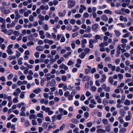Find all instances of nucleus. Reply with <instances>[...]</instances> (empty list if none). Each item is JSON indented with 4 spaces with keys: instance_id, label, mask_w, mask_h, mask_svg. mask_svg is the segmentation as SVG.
I'll return each instance as SVG.
<instances>
[{
    "instance_id": "f03ea898",
    "label": "nucleus",
    "mask_w": 133,
    "mask_h": 133,
    "mask_svg": "<svg viewBox=\"0 0 133 133\" xmlns=\"http://www.w3.org/2000/svg\"><path fill=\"white\" fill-rule=\"evenodd\" d=\"M121 116L119 117L118 119L122 118L125 116V112L123 109H120L119 112Z\"/></svg>"
},
{
    "instance_id": "72a5a7b5",
    "label": "nucleus",
    "mask_w": 133,
    "mask_h": 133,
    "mask_svg": "<svg viewBox=\"0 0 133 133\" xmlns=\"http://www.w3.org/2000/svg\"><path fill=\"white\" fill-rule=\"evenodd\" d=\"M91 28L90 26H88L87 28L85 31L87 32H90L91 31Z\"/></svg>"
},
{
    "instance_id": "c03bdc74",
    "label": "nucleus",
    "mask_w": 133,
    "mask_h": 133,
    "mask_svg": "<svg viewBox=\"0 0 133 133\" xmlns=\"http://www.w3.org/2000/svg\"><path fill=\"white\" fill-rule=\"evenodd\" d=\"M57 118L59 120H60L62 118L61 114H59V115H58L57 116Z\"/></svg>"
},
{
    "instance_id": "680f3d73",
    "label": "nucleus",
    "mask_w": 133,
    "mask_h": 133,
    "mask_svg": "<svg viewBox=\"0 0 133 133\" xmlns=\"http://www.w3.org/2000/svg\"><path fill=\"white\" fill-rule=\"evenodd\" d=\"M69 92V91H67L64 94V96L65 97H67L70 95Z\"/></svg>"
},
{
    "instance_id": "7c9ffc66",
    "label": "nucleus",
    "mask_w": 133,
    "mask_h": 133,
    "mask_svg": "<svg viewBox=\"0 0 133 133\" xmlns=\"http://www.w3.org/2000/svg\"><path fill=\"white\" fill-rule=\"evenodd\" d=\"M66 29L70 31L71 30L72 28L71 25L70 24L67 25L66 27Z\"/></svg>"
},
{
    "instance_id": "603ef678",
    "label": "nucleus",
    "mask_w": 133,
    "mask_h": 133,
    "mask_svg": "<svg viewBox=\"0 0 133 133\" xmlns=\"http://www.w3.org/2000/svg\"><path fill=\"white\" fill-rule=\"evenodd\" d=\"M89 113L88 112H86L84 113V116L86 117V118L89 117Z\"/></svg>"
},
{
    "instance_id": "c9c22d12",
    "label": "nucleus",
    "mask_w": 133,
    "mask_h": 133,
    "mask_svg": "<svg viewBox=\"0 0 133 133\" xmlns=\"http://www.w3.org/2000/svg\"><path fill=\"white\" fill-rule=\"evenodd\" d=\"M24 102H22L21 103H19L17 105V107H18L19 108H20L22 106H23L24 105Z\"/></svg>"
},
{
    "instance_id": "f3484780",
    "label": "nucleus",
    "mask_w": 133,
    "mask_h": 133,
    "mask_svg": "<svg viewBox=\"0 0 133 133\" xmlns=\"http://www.w3.org/2000/svg\"><path fill=\"white\" fill-rule=\"evenodd\" d=\"M25 92L24 91H22L20 95V98L22 99H24L25 98Z\"/></svg>"
},
{
    "instance_id": "a211bd4d",
    "label": "nucleus",
    "mask_w": 133,
    "mask_h": 133,
    "mask_svg": "<svg viewBox=\"0 0 133 133\" xmlns=\"http://www.w3.org/2000/svg\"><path fill=\"white\" fill-rule=\"evenodd\" d=\"M126 129L124 128H121L119 130L120 133H124L126 131Z\"/></svg>"
},
{
    "instance_id": "6ab92c4d",
    "label": "nucleus",
    "mask_w": 133,
    "mask_h": 133,
    "mask_svg": "<svg viewBox=\"0 0 133 133\" xmlns=\"http://www.w3.org/2000/svg\"><path fill=\"white\" fill-rule=\"evenodd\" d=\"M6 52L9 55H11L13 53V52H12L11 49H7L6 50Z\"/></svg>"
},
{
    "instance_id": "aec40b11",
    "label": "nucleus",
    "mask_w": 133,
    "mask_h": 133,
    "mask_svg": "<svg viewBox=\"0 0 133 133\" xmlns=\"http://www.w3.org/2000/svg\"><path fill=\"white\" fill-rule=\"evenodd\" d=\"M0 23H2L4 24H5V19L3 18L2 17H0Z\"/></svg>"
},
{
    "instance_id": "864d4df0",
    "label": "nucleus",
    "mask_w": 133,
    "mask_h": 133,
    "mask_svg": "<svg viewBox=\"0 0 133 133\" xmlns=\"http://www.w3.org/2000/svg\"><path fill=\"white\" fill-rule=\"evenodd\" d=\"M91 95V93L88 91H86L85 95L87 97H89Z\"/></svg>"
},
{
    "instance_id": "de8ad7c7",
    "label": "nucleus",
    "mask_w": 133,
    "mask_h": 133,
    "mask_svg": "<svg viewBox=\"0 0 133 133\" xmlns=\"http://www.w3.org/2000/svg\"><path fill=\"white\" fill-rule=\"evenodd\" d=\"M66 76L65 75H63L62 77V80L64 81L65 82L66 80Z\"/></svg>"
},
{
    "instance_id": "0e129e2a",
    "label": "nucleus",
    "mask_w": 133,
    "mask_h": 133,
    "mask_svg": "<svg viewBox=\"0 0 133 133\" xmlns=\"http://www.w3.org/2000/svg\"><path fill=\"white\" fill-rule=\"evenodd\" d=\"M113 81V78L110 77L109 78V82L110 83H112Z\"/></svg>"
},
{
    "instance_id": "bb28decb",
    "label": "nucleus",
    "mask_w": 133,
    "mask_h": 133,
    "mask_svg": "<svg viewBox=\"0 0 133 133\" xmlns=\"http://www.w3.org/2000/svg\"><path fill=\"white\" fill-rule=\"evenodd\" d=\"M30 124L28 120H27L26 122L24 123V125L26 127H28L30 125Z\"/></svg>"
},
{
    "instance_id": "5fc2aeb1",
    "label": "nucleus",
    "mask_w": 133,
    "mask_h": 133,
    "mask_svg": "<svg viewBox=\"0 0 133 133\" xmlns=\"http://www.w3.org/2000/svg\"><path fill=\"white\" fill-rule=\"evenodd\" d=\"M75 20L73 19H71L70 21V23L72 24H74L75 23Z\"/></svg>"
},
{
    "instance_id": "f704fd0d",
    "label": "nucleus",
    "mask_w": 133,
    "mask_h": 133,
    "mask_svg": "<svg viewBox=\"0 0 133 133\" xmlns=\"http://www.w3.org/2000/svg\"><path fill=\"white\" fill-rule=\"evenodd\" d=\"M34 44V43L32 41H30L29 42H28L27 43V45L29 46V45H33Z\"/></svg>"
},
{
    "instance_id": "e433bc0d",
    "label": "nucleus",
    "mask_w": 133,
    "mask_h": 133,
    "mask_svg": "<svg viewBox=\"0 0 133 133\" xmlns=\"http://www.w3.org/2000/svg\"><path fill=\"white\" fill-rule=\"evenodd\" d=\"M39 52H37L35 54L34 56L36 58H38L39 57Z\"/></svg>"
},
{
    "instance_id": "052dcab7",
    "label": "nucleus",
    "mask_w": 133,
    "mask_h": 133,
    "mask_svg": "<svg viewBox=\"0 0 133 133\" xmlns=\"http://www.w3.org/2000/svg\"><path fill=\"white\" fill-rule=\"evenodd\" d=\"M34 18V17L32 15H30L29 17V21L31 22H32L33 20V18Z\"/></svg>"
},
{
    "instance_id": "49530a36",
    "label": "nucleus",
    "mask_w": 133,
    "mask_h": 133,
    "mask_svg": "<svg viewBox=\"0 0 133 133\" xmlns=\"http://www.w3.org/2000/svg\"><path fill=\"white\" fill-rule=\"evenodd\" d=\"M92 123L90 122L89 123H87V125L88 127L89 128L92 125Z\"/></svg>"
},
{
    "instance_id": "473e14b6",
    "label": "nucleus",
    "mask_w": 133,
    "mask_h": 133,
    "mask_svg": "<svg viewBox=\"0 0 133 133\" xmlns=\"http://www.w3.org/2000/svg\"><path fill=\"white\" fill-rule=\"evenodd\" d=\"M85 98V97L84 94L82 95L80 99L81 101H83Z\"/></svg>"
},
{
    "instance_id": "37998d69",
    "label": "nucleus",
    "mask_w": 133,
    "mask_h": 133,
    "mask_svg": "<svg viewBox=\"0 0 133 133\" xmlns=\"http://www.w3.org/2000/svg\"><path fill=\"white\" fill-rule=\"evenodd\" d=\"M65 124H63L59 128V130L60 131L62 130L65 127Z\"/></svg>"
},
{
    "instance_id": "2eb2a0df",
    "label": "nucleus",
    "mask_w": 133,
    "mask_h": 133,
    "mask_svg": "<svg viewBox=\"0 0 133 133\" xmlns=\"http://www.w3.org/2000/svg\"><path fill=\"white\" fill-rule=\"evenodd\" d=\"M114 32L116 36L117 37H119L121 34L120 32L117 30H115L114 31Z\"/></svg>"
},
{
    "instance_id": "3c124183",
    "label": "nucleus",
    "mask_w": 133,
    "mask_h": 133,
    "mask_svg": "<svg viewBox=\"0 0 133 133\" xmlns=\"http://www.w3.org/2000/svg\"><path fill=\"white\" fill-rule=\"evenodd\" d=\"M73 63H74L72 61L70 60L67 63V65L68 66H70L72 65L73 64Z\"/></svg>"
},
{
    "instance_id": "ddd939ff",
    "label": "nucleus",
    "mask_w": 133,
    "mask_h": 133,
    "mask_svg": "<svg viewBox=\"0 0 133 133\" xmlns=\"http://www.w3.org/2000/svg\"><path fill=\"white\" fill-rule=\"evenodd\" d=\"M41 91L40 89L39 88H38L37 89H35L33 90V92L36 94H37L41 92Z\"/></svg>"
},
{
    "instance_id": "cd10ccee",
    "label": "nucleus",
    "mask_w": 133,
    "mask_h": 133,
    "mask_svg": "<svg viewBox=\"0 0 133 133\" xmlns=\"http://www.w3.org/2000/svg\"><path fill=\"white\" fill-rule=\"evenodd\" d=\"M14 76L13 75L11 74H10L7 77L8 78V80H11Z\"/></svg>"
},
{
    "instance_id": "4468645a",
    "label": "nucleus",
    "mask_w": 133,
    "mask_h": 133,
    "mask_svg": "<svg viewBox=\"0 0 133 133\" xmlns=\"http://www.w3.org/2000/svg\"><path fill=\"white\" fill-rule=\"evenodd\" d=\"M72 122L74 124H77L79 122V121L75 118H73L71 120Z\"/></svg>"
},
{
    "instance_id": "a18cd8bd",
    "label": "nucleus",
    "mask_w": 133,
    "mask_h": 133,
    "mask_svg": "<svg viewBox=\"0 0 133 133\" xmlns=\"http://www.w3.org/2000/svg\"><path fill=\"white\" fill-rule=\"evenodd\" d=\"M32 124L34 125H37V123L36 120L33 119L32 120Z\"/></svg>"
},
{
    "instance_id": "338daca9",
    "label": "nucleus",
    "mask_w": 133,
    "mask_h": 133,
    "mask_svg": "<svg viewBox=\"0 0 133 133\" xmlns=\"http://www.w3.org/2000/svg\"><path fill=\"white\" fill-rule=\"evenodd\" d=\"M102 129H99L97 130V133H102Z\"/></svg>"
},
{
    "instance_id": "b1692460",
    "label": "nucleus",
    "mask_w": 133,
    "mask_h": 133,
    "mask_svg": "<svg viewBox=\"0 0 133 133\" xmlns=\"http://www.w3.org/2000/svg\"><path fill=\"white\" fill-rule=\"evenodd\" d=\"M102 77L101 78V80L102 82H104L105 81L106 77L105 74L102 75Z\"/></svg>"
},
{
    "instance_id": "69168bd1",
    "label": "nucleus",
    "mask_w": 133,
    "mask_h": 133,
    "mask_svg": "<svg viewBox=\"0 0 133 133\" xmlns=\"http://www.w3.org/2000/svg\"><path fill=\"white\" fill-rule=\"evenodd\" d=\"M62 90L61 89H59V94L60 96H62L63 95Z\"/></svg>"
},
{
    "instance_id": "bf43d9fd",
    "label": "nucleus",
    "mask_w": 133,
    "mask_h": 133,
    "mask_svg": "<svg viewBox=\"0 0 133 133\" xmlns=\"http://www.w3.org/2000/svg\"><path fill=\"white\" fill-rule=\"evenodd\" d=\"M127 97L129 99H131L133 97V95L131 94H130L127 96Z\"/></svg>"
},
{
    "instance_id": "774afa93",
    "label": "nucleus",
    "mask_w": 133,
    "mask_h": 133,
    "mask_svg": "<svg viewBox=\"0 0 133 133\" xmlns=\"http://www.w3.org/2000/svg\"><path fill=\"white\" fill-rule=\"evenodd\" d=\"M68 99L70 101L73 99L72 97H73V96L71 95H70L68 96Z\"/></svg>"
},
{
    "instance_id": "09e8293b",
    "label": "nucleus",
    "mask_w": 133,
    "mask_h": 133,
    "mask_svg": "<svg viewBox=\"0 0 133 133\" xmlns=\"http://www.w3.org/2000/svg\"><path fill=\"white\" fill-rule=\"evenodd\" d=\"M89 16V15L88 13L86 12L84 13L83 14V17L84 18H88Z\"/></svg>"
},
{
    "instance_id": "2f4dec72",
    "label": "nucleus",
    "mask_w": 133,
    "mask_h": 133,
    "mask_svg": "<svg viewBox=\"0 0 133 133\" xmlns=\"http://www.w3.org/2000/svg\"><path fill=\"white\" fill-rule=\"evenodd\" d=\"M124 104L126 105H129L130 104V102L129 100L126 99L124 102Z\"/></svg>"
},
{
    "instance_id": "c756f323",
    "label": "nucleus",
    "mask_w": 133,
    "mask_h": 133,
    "mask_svg": "<svg viewBox=\"0 0 133 133\" xmlns=\"http://www.w3.org/2000/svg\"><path fill=\"white\" fill-rule=\"evenodd\" d=\"M117 25H121L122 28H125L126 26V24L125 23H120L117 24Z\"/></svg>"
},
{
    "instance_id": "5701e85b",
    "label": "nucleus",
    "mask_w": 133,
    "mask_h": 133,
    "mask_svg": "<svg viewBox=\"0 0 133 133\" xmlns=\"http://www.w3.org/2000/svg\"><path fill=\"white\" fill-rule=\"evenodd\" d=\"M46 80L45 79V78H43L41 80L40 83L41 85L42 86H43L44 85V82Z\"/></svg>"
},
{
    "instance_id": "9d476101",
    "label": "nucleus",
    "mask_w": 133,
    "mask_h": 133,
    "mask_svg": "<svg viewBox=\"0 0 133 133\" xmlns=\"http://www.w3.org/2000/svg\"><path fill=\"white\" fill-rule=\"evenodd\" d=\"M87 67L88 69L87 68H86L85 70V72L86 74H88L89 73V71L91 70V68L90 66L88 65Z\"/></svg>"
},
{
    "instance_id": "7ed1b4c3",
    "label": "nucleus",
    "mask_w": 133,
    "mask_h": 133,
    "mask_svg": "<svg viewBox=\"0 0 133 133\" xmlns=\"http://www.w3.org/2000/svg\"><path fill=\"white\" fill-rule=\"evenodd\" d=\"M6 24H3L1 26V28L2 29V32H3L5 34L7 33V29L5 28Z\"/></svg>"
},
{
    "instance_id": "0eeeda50",
    "label": "nucleus",
    "mask_w": 133,
    "mask_h": 133,
    "mask_svg": "<svg viewBox=\"0 0 133 133\" xmlns=\"http://www.w3.org/2000/svg\"><path fill=\"white\" fill-rule=\"evenodd\" d=\"M98 24H93L92 26V29L93 31H94L97 29L98 27Z\"/></svg>"
},
{
    "instance_id": "412c9836",
    "label": "nucleus",
    "mask_w": 133,
    "mask_h": 133,
    "mask_svg": "<svg viewBox=\"0 0 133 133\" xmlns=\"http://www.w3.org/2000/svg\"><path fill=\"white\" fill-rule=\"evenodd\" d=\"M77 91L76 90H73V91L71 92V95L73 96L74 97V96L76 94Z\"/></svg>"
},
{
    "instance_id": "a878e982",
    "label": "nucleus",
    "mask_w": 133,
    "mask_h": 133,
    "mask_svg": "<svg viewBox=\"0 0 133 133\" xmlns=\"http://www.w3.org/2000/svg\"><path fill=\"white\" fill-rule=\"evenodd\" d=\"M78 34V32H76L72 34V38H75L77 36Z\"/></svg>"
},
{
    "instance_id": "f8f14e48",
    "label": "nucleus",
    "mask_w": 133,
    "mask_h": 133,
    "mask_svg": "<svg viewBox=\"0 0 133 133\" xmlns=\"http://www.w3.org/2000/svg\"><path fill=\"white\" fill-rule=\"evenodd\" d=\"M86 55V53L84 52H83L79 55V57L81 59H83L84 58Z\"/></svg>"
},
{
    "instance_id": "a19ab883",
    "label": "nucleus",
    "mask_w": 133,
    "mask_h": 133,
    "mask_svg": "<svg viewBox=\"0 0 133 133\" xmlns=\"http://www.w3.org/2000/svg\"><path fill=\"white\" fill-rule=\"evenodd\" d=\"M103 123V124L105 125L107 124L108 123V121H107V120L106 119H103L102 120Z\"/></svg>"
},
{
    "instance_id": "4c0bfd02",
    "label": "nucleus",
    "mask_w": 133,
    "mask_h": 133,
    "mask_svg": "<svg viewBox=\"0 0 133 133\" xmlns=\"http://www.w3.org/2000/svg\"><path fill=\"white\" fill-rule=\"evenodd\" d=\"M103 103L104 105H107L108 104V101L106 99H104L103 101Z\"/></svg>"
},
{
    "instance_id": "6e6d98bb",
    "label": "nucleus",
    "mask_w": 133,
    "mask_h": 133,
    "mask_svg": "<svg viewBox=\"0 0 133 133\" xmlns=\"http://www.w3.org/2000/svg\"><path fill=\"white\" fill-rule=\"evenodd\" d=\"M36 95L32 93L29 96L31 98H32L34 97Z\"/></svg>"
},
{
    "instance_id": "4d7b16f0",
    "label": "nucleus",
    "mask_w": 133,
    "mask_h": 133,
    "mask_svg": "<svg viewBox=\"0 0 133 133\" xmlns=\"http://www.w3.org/2000/svg\"><path fill=\"white\" fill-rule=\"evenodd\" d=\"M95 39L96 40L100 39L101 38L100 36L98 35H96L95 36Z\"/></svg>"
},
{
    "instance_id": "4be33fe9",
    "label": "nucleus",
    "mask_w": 133,
    "mask_h": 133,
    "mask_svg": "<svg viewBox=\"0 0 133 133\" xmlns=\"http://www.w3.org/2000/svg\"><path fill=\"white\" fill-rule=\"evenodd\" d=\"M110 127V125H108V126H105L106 130L107 132H109L111 130Z\"/></svg>"
},
{
    "instance_id": "e2e57ef3",
    "label": "nucleus",
    "mask_w": 133,
    "mask_h": 133,
    "mask_svg": "<svg viewBox=\"0 0 133 133\" xmlns=\"http://www.w3.org/2000/svg\"><path fill=\"white\" fill-rule=\"evenodd\" d=\"M118 77L119 78L121 79L123 78V76L121 74H118Z\"/></svg>"
},
{
    "instance_id": "ea45409f",
    "label": "nucleus",
    "mask_w": 133,
    "mask_h": 133,
    "mask_svg": "<svg viewBox=\"0 0 133 133\" xmlns=\"http://www.w3.org/2000/svg\"><path fill=\"white\" fill-rule=\"evenodd\" d=\"M121 42L122 43H126L127 42V40L126 39L122 38L121 40Z\"/></svg>"
},
{
    "instance_id": "f257e3e1",
    "label": "nucleus",
    "mask_w": 133,
    "mask_h": 133,
    "mask_svg": "<svg viewBox=\"0 0 133 133\" xmlns=\"http://www.w3.org/2000/svg\"><path fill=\"white\" fill-rule=\"evenodd\" d=\"M68 8L71 9L74 6L75 4V2L73 0H69L68 2Z\"/></svg>"
},
{
    "instance_id": "dca6fc26",
    "label": "nucleus",
    "mask_w": 133,
    "mask_h": 133,
    "mask_svg": "<svg viewBox=\"0 0 133 133\" xmlns=\"http://www.w3.org/2000/svg\"><path fill=\"white\" fill-rule=\"evenodd\" d=\"M37 118V116L35 114L31 115L29 116V118L30 119H36Z\"/></svg>"
},
{
    "instance_id": "9b49d317",
    "label": "nucleus",
    "mask_w": 133,
    "mask_h": 133,
    "mask_svg": "<svg viewBox=\"0 0 133 133\" xmlns=\"http://www.w3.org/2000/svg\"><path fill=\"white\" fill-rule=\"evenodd\" d=\"M101 18L102 20L103 21H106L108 20V18L105 15H103L102 16Z\"/></svg>"
},
{
    "instance_id": "8fccbe9b",
    "label": "nucleus",
    "mask_w": 133,
    "mask_h": 133,
    "mask_svg": "<svg viewBox=\"0 0 133 133\" xmlns=\"http://www.w3.org/2000/svg\"><path fill=\"white\" fill-rule=\"evenodd\" d=\"M102 29L103 32H105L107 30V28L105 26H103L102 27Z\"/></svg>"
},
{
    "instance_id": "20e7f679",
    "label": "nucleus",
    "mask_w": 133,
    "mask_h": 133,
    "mask_svg": "<svg viewBox=\"0 0 133 133\" xmlns=\"http://www.w3.org/2000/svg\"><path fill=\"white\" fill-rule=\"evenodd\" d=\"M36 49L38 51H42L44 50V48L42 46H38L36 47Z\"/></svg>"
},
{
    "instance_id": "58836bf2",
    "label": "nucleus",
    "mask_w": 133,
    "mask_h": 133,
    "mask_svg": "<svg viewBox=\"0 0 133 133\" xmlns=\"http://www.w3.org/2000/svg\"><path fill=\"white\" fill-rule=\"evenodd\" d=\"M84 50L86 53H88L90 51V50L88 48H86L84 49Z\"/></svg>"
},
{
    "instance_id": "423d86ee",
    "label": "nucleus",
    "mask_w": 133,
    "mask_h": 133,
    "mask_svg": "<svg viewBox=\"0 0 133 133\" xmlns=\"http://www.w3.org/2000/svg\"><path fill=\"white\" fill-rule=\"evenodd\" d=\"M56 82L54 79H52L50 83V85L51 87H54L55 85Z\"/></svg>"
},
{
    "instance_id": "13d9d810",
    "label": "nucleus",
    "mask_w": 133,
    "mask_h": 133,
    "mask_svg": "<svg viewBox=\"0 0 133 133\" xmlns=\"http://www.w3.org/2000/svg\"><path fill=\"white\" fill-rule=\"evenodd\" d=\"M131 119V117L129 116H127L125 117V120L127 121H129Z\"/></svg>"
},
{
    "instance_id": "79ce46f5",
    "label": "nucleus",
    "mask_w": 133,
    "mask_h": 133,
    "mask_svg": "<svg viewBox=\"0 0 133 133\" xmlns=\"http://www.w3.org/2000/svg\"><path fill=\"white\" fill-rule=\"evenodd\" d=\"M0 45V46L1 47V49H2L3 50H4L5 49V48H6V46L4 44H2L1 43V44Z\"/></svg>"
},
{
    "instance_id": "393cba45",
    "label": "nucleus",
    "mask_w": 133,
    "mask_h": 133,
    "mask_svg": "<svg viewBox=\"0 0 133 133\" xmlns=\"http://www.w3.org/2000/svg\"><path fill=\"white\" fill-rule=\"evenodd\" d=\"M13 30H8V31H7L6 34L9 35H11L13 33Z\"/></svg>"
},
{
    "instance_id": "39448f33",
    "label": "nucleus",
    "mask_w": 133,
    "mask_h": 133,
    "mask_svg": "<svg viewBox=\"0 0 133 133\" xmlns=\"http://www.w3.org/2000/svg\"><path fill=\"white\" fill-rule=\"evenodd\" d=\"M2 11L5 14H8L10 12V11L9 9H6L3 7H2Z\"/></svg>"
},
{
    "instance_id": "1a4fd4ad",
    "label": "nucleus",
    "mask_w": 133,
    "mask_h": 133,
    "mask_svg": "<svg viewBox=\"0 0 133 133\" xmlns=\"http://www.w3.org/2000/svg\"><path fill=\"white\" fill-rule=\"evenodd\" d=\"M49 124V123L47 122L44 123L42 125V126L44 129H47L48 125Z\"/></svg>"
},
{
    "instance_id": "6e6552de",
    "label": "nucleus",
    "mask_w": 133,
    "mask_h": 133,
    "mask_svg": "<svg viewBox=\"0 0 133 133\" xmlns=\"http://www.w3.org/2000/svg\"><path fill=\"white\" fill-rule=\"evenodd\" d=\"M90 77L88 76H84L82 78V81H89Z\"/></svg>"
},
{
    "instance_id": "c85d7f7f",
    "label": "nucleus",
    "mask_w": 133,
    "mask_h": 133,
    "mask_svg": "<svg viewBox=\"0 0 133 133\" xmlns=\"http://www.w3.org/2000/svg\"><path fill=\"white\" fill-rule=\"evenodd\" d=\"M104 12L107 14H111L112 13V12L110 10L108 9L105 10L104 11Z\"/></svg>"
}]
</instances>
